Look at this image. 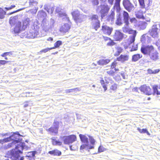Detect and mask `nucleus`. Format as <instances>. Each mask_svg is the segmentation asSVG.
<instances>
[{
	"mask_svg": "<svg viewBox=\"0 0 160 160\" xmlns=\"http://www.w3.org/2000/svg\"><path fill=\"white\" fill-rule=\"evenodd\" d=\"M129 16L128 13L125 11H123L121 13H118L117 14L115 23L118 26H121L122 24L123 21L125 25L122 28L123 32L124 33H128L130 34L136 31L133 30L129 28Z\"/></svg>",
	"mask_w": 160,
	"mask_h": 160,
	"instance_id": "nucleus-1",
	"label": "nucleus"
},
{
	"mask_svg": "<svg viewBox=\"0 0 160 160\" xmlns=\"http://www.w3.org/2000/svg\"><path fill=\"white\" fill-rule=\"evenodd\" d=\"M18 150L12 149L8 151L7 153L8 157L11 160H24L23 156L20 157V154L22 153L23 150H27L28 147L26 145L25 143H20L17 146Z\"/></svg>",
	"mask_w": 160,
	"mask_h": 160,
	"instance_id": "nucleus-2",
	"label": "nucleus"
},
{
	"mask_svg": "<svg viewBox=\"0 0 160 160\" xmlns=\"http://www.w3.org/2000/svg\"><path fill=\"white\" fill-rule=\"evenodd\" d=\"M79 136L81 141L84 144L81 146L80 149L83 150L84 149L89 151V149L94 148V146H91L89 144L88 138L85 135L80 134Z\"/></svg>",
	"mask_w": 160,
	"mask_h": 160,
	"instance_id": "nucleus-3",
	"label": "nucleus"
},
{
	"mask_svg": "<svg viewBox=\"0 0 160 160\" xmlns=\"http://www.w3.org/2000/svg\"><path fill=\"white\" fill-rule=\"evenodd\" d=\"M109 9L110 8L109 6L105 3L101 4L100 5L98 6L97 9V11L100 12L102 18H103L107 15Z\"/></svg>",
	"mask_w": 160,
	"mask_h": 160,
	"instance_id": "nucleus-4",
	"label": "nucleus"
},
{
	"mask_svg": "<svg viewBox=\"0 0 160 160\" xmlns=\"http://www.w3.org/2000/svg\"><path fill=\"white\" fill-rule=\"evenodd\" d=\"M59 124V122L57 121L56 119L54 120L53 126L47 129V131L50 134H56L58 133Z\"/></svg>",
	"mask_w": 160,
	"mask_h": 160,
	"instance_id": "nucleus-5",
	"label": "nucleus"
},
{
	"mask_svg": "<svg viewBox=\"0 0 160 160\" xmlns=\"http://www.w3.org/2000/svg\"><path fill=\"white\" fill-rule=\"evenodd\" d=\"M154 50L153 46L152 45H142L141 48V52L144 55H149Z\"/></svg>",
	"mask_w": 160,
	"mask_h": 160,
	"instance_id": "nucleus-6",
	"label": "nucleus"
},
{
	"mask_svg": "<svg viewBox=\"0 0 160 160\" xmlns=\"http://www.w3.org/2000/svg\"><path fill=\"white\" fill-rule=\"evenodd\" d=\"M12 134L8 137L5 138L3 139H1L2 141V144L4 142H7L11 141L13 139H17V138H18L19 137H22V135L20 134L18 132H12Z\"/></svg>",
	"mask_w": 160,
	"mask_h": 160,
	"instance_id": "nucleus-7",
	"label": "nucleus"
},
{
	"mask_svg": "<svg viewBox=\"0 0 160 160\" xmlns=\"http://www.w3.org/2000/svg\"><path fill=\"white\" fill-rule=\"evenodd\" d=\"M21 137H18V138H17V139H15L12 140L11 141L12 142L9 143H8L7 145H6L4 146V148L5 149H7L8 148H10L12 147L13 146L15 145L16 143H18L17 145H16V147L15 149L16 150H18V149L16 148L17 146H18V145L20 143H24V142H22L21 141H22V138H21Z\"/></svg>",
	"mask_w": 160,
	"mask_h": 160,
	"instance_id": "nucleus-8",
	"label": "nucleus"
},
{
	"mask_svg": "<svg viewBox=\"0 0 160 160\" xmlns=\"http://www.w3.org/2000/svg\"><path fill=\"white\" fill-rule=\"evenodd\" d=\"M122 4L125 9L129 12L133 11L134 9V5L129 0H123Z\"/></svg>",
	"mask_w": 160,
	"mask_h": 160,
	"instance_id": "nucleus-9",
	"label": "nucleus"
},
{
	"mask_svg": "<svg viewBox=\"0 0 160 160\" xmlns=\"http://www.w3.org/2000/svg\"><path fill=\"white\" fill-rule=\"evenodd\" d=\"M76 139V137L74 135L68 136H64L62 137V140L64 143L66 144H69L75 141Z\"/></svg>",
	"mask_w": 160,
	"mask_h": 160,
	"instance_id": "nucleus-10",
	"label": "nucleus"
},
{
	"mask_svg": "<svg viewBox=\"0 0 160 160\" xmlns=\"http://www.w3.org/2000/svg\"><path fill=\"white\" fill-rule=\"evenodd\" d=\"M158 28L156 25H153L149 29L148 34L154 38H157L158 36Z\"/></svg>",
	"mask_w": 160,
	"mask_h": 160,
	"instance_id": "nucleus-11",
	"label": "nucleus"
},
{
	"mask_svg": "<svg viewBox=\"0 0 160 160\" xmlns=\"http://www.w3.org/2000/svg\"><path fill=\"white\" fill-rule=\"evenodd\" d=\"M139 89L141 92L148 95H150L152 93L150 87L147 86L146 85L141 86L139 88Z\"/></svg>",
	"mask_w": 160,
	"mask_h": 160,
	"instance_id": "nucleus-12",
	"label": "nucleus"
},
{
	"mask_svg": "<svg viewBox=\"0 0 160 160\" xmlns=\"http://www.w3.org/2000/svg\"><path fill=\"white\" fill-rule=\"evenodd\" d=\"M102 30L104 34L110 35L113 30V28L106 25H103L102 26Z\"/></svg>",
	"mask_w": 160,
	"mask_h": 160,
	"instance_id": "nucleus-13",
	"label": "nucleus"
},
{
	"mask_svg": "<svg viewBox=\"0 0 160 160\" xmlns=\"http://www.w3.org/2000/svg\"><path fill=\"white\" fill-rule=\"evenodd\" d=\"M27 37L29 38H34L40 37L38 32L37 30H31L27 33Z\"/></svg>",
	"mask_w": 160,
	"mask_h": 160,
	"instance_id": "nucleus-14",
	"label": "nucleus"
},
{
	"mask_svg": "<svg viewBox=\"0 0 160 160\" xmlns=\"http://www.w3.org/2000/svg\"><path fill=\"white\" fill-rule=\"evenodd\" d=\"M159 53L155 49L149 55L151 60L156 61L159 59Z\"/></svg>",
	"mask_w": 160,
	"mask_h": 160,
	"instance_id": "nucleus-15",
	"label": "nucleus"
},
{
	"mask_svg": "<svg viewBox=\"0 0 160 160\" xmlns=\"http://www.w3.org/2000/svg\"><path fill=\"white\" fill-rule=\"evenodd\" d=\"M37 152L36 151H33L29 152L27 153L25 157V158L28 160H35V155Z\"/></svg>",
	"mask_w": 160,
	"mask_h": 160,
	"instance_id": "nucleus-16",
	"label": "nucleus"
},
{
	"mask_svg": "<svg viewBox=\"0 0 160 160\" xmlns=\"http://www.w3.org/2000/svg\"><path fill=\"white\" fill-rule=\"evenodd\" d=\"M114 38L116 41H120L123 37V34L118 30H116L113 36Z\"/></svg>",
	"mask_w": 160,
	"mask_h": 160,
	"instance_id": "nucleus-17",
	"label": "nucleus"
},
{
	"mask_svg": "<svg viewBox=\"0 0 160 160\" xmlns=\"http://www.w3.org/2000/svg\"><path fill=\"white\" fill-rule=\"evenodd\" d=\"M22 30H23L21 22L18 21L17 22L16 26L14 28L13 32L15 33H18L20 32Z\"/></svg>",
	"mask_w": 160,
	"mask_h": 160,
	"instance_id": "nucleus-18",
	"label": "nucleus"
},
{
	"mask_svg": "<svg viewBox=\"0 0 160 160\" xmlns=\"http://www.w3.org/2000/svg\"><path fill=\"white\" fill-rule=\"evenodd\" d=\"M41 25L43 29L46 32L50 29L49 21L46 19L42 21Z\"/></svg>",
	"mask_w": 160,
	"mask_h": 160,
	"instance_id": "nucleus-19",
	"label": "nucleus"
},
{
	"mask_svg": "<svg viewBox=\"0 0 160 160\" xmlns=\"http://www.w3.org/2000/svg\"><path fill=\"white\" fill-rule=\"evenodd\" d=\"M86 19L87 16L86 15L80 14L74 21L77 23H80L84 21Z\"/></svg>",
	"mask_w": 160,
	"mask_h": 160,
	"instance_id": "nucleus-20",
	"label": "nucleus"
},
{
	"mask_svg": "<svg viewBox=\"0 0 160 160\" xmlns=\"http://www.w3.org/2000/svg\"><path fill=\"white\" fill-rule=\"evenodd\" d=\"M44 8L49 14H52L54 10L53 6H51L49 3L45 4L44 6Z\"/></svg>",
	"mask_w": 160,
	"mask_h": 160,
	"instance_id": "nucleus-21",
	"label": "nucleus"
},
{
	"mask_svg": "<svg viewBox=\"0 0 160 160\" xmlns=\"http://www.w3.org/2000/svg\"><path fill=\"white\" fill-rule=\"evenodd\" d=\"M114 9H112L111 11V14L107 17V20L108 21H111L112 23H114Z\"/></svg>",
	"mask_w": 160,
	"mask_h": 160,
	"instance_id": "nucleus-22",
	"label": "nucleus"
},
{
	"mask_svg": "<svg viewBox=\"0 0 160 160\" xmlns=\"http://www.w3.org/2000/svg\"><path fill=\"white\" fill-rule=\"evenodd\" d=\"M46 16V13L43 10L38 12L37 15V17L38 19L42 21L43 20H46L45 18Z\"/></svg>",
	"mask_w": 160,
	"mask_h": 160,
	"instance_id": "nucleus-23",
	"label": "nucleus"
},
{
	"mask_svg": "<svg viewBox=\"0 0 160 160\" xmlns=\"http://www.w3.org/2000/svg\"><path fill=\"white\" fill-rule=\"evenodd\" d=\"M121 0H115V2L114 3V6H113V9H115L116 8L117 12L118 13L117 14H118V13H121L123 11H121V12H119L121 10V8L120 7V2ZM113 9V8H112Z\"/></svg>",
	"mask_w": 160,
	"mask_h": 160,
	"instance_id": "nucleus-24",
	"label": "nucleus"
},
{
	"mask_svg": "<svg viewBox=\"0 0 160 160\" xmlns=\"http://www.w3.org/2000/svg\"><path fill=\"white\" fill-rule=\"evenodd\" d=\"M70 27L69 24L68 23L64 24L61 27L60 31L63 32H67L70 29Z\"/></svg>",
	"mask_w": 160,
	"mask_h": 160,
	"instance_id": "nucleus-25",
	"label": "nucleus"
},
{
	"mask_svg": "<svg viewBox=\"0 0 160 160\" xmlns=\"http://www.w3.org/2000/svg\"><path fill=\"white\" fill-rule=\"evenodd\" d=\"M58 14L60 17H63L62 19L63 21L65 20L68 22L69 21V18L67 16L66 13L62 10L59 12Z\"/></svg>",
	"mask_w": 160,
	"mask_h": 160,
	"instance_id": "nucleus-26",
	"label": "nucleus"
},
{
	"mask_svg": "<svg viewBox=\"0 0 160 160\" xmlns=\"http://www.w3.org/2000/svg\"><path fill=\"white\" fill-rule=\"evenodd\" d=\"M30 21V18H24L23 20L22 25V26L23 30H24L26 28L27 26L29 24Z\"/></svg>",
	"mask_w": 160,
	"mask_h": 160,
	"instance_id": "nucleus-27",
	"label": "nucleus"
},
{
	"mask_svg": "<svg viewBox=\"0 0 160 160\" xmlns=\"http://www.w3.org/2000/svg\"><path fill=\"white\" fill-rule=\"evenodd\" d=\"M110 60L108 59H101L97 62L98 64L99 65H106L110 62Z\"/></svg>",
	"mask_w": 160,
	"mask_h": 160,
	"instance_id": "nucleus-28",
	"label": "nucleus"
},
{
	"mask_svg": "<svg viewBox=\"0 0 160 160\" xmlns=\"http://www.w3.org/2000/svg\"><path fill=\"white\" fill-rule=\"evenodd\" d=\"M48 153L52 155L58 156H60L62 154L61 152L56 149L49 151Z\"/></svg>",
	"mask_w": 160,
	"mask_h": 160,
	"instance_id": "nucleus-29",
	"label": "nucleus"
},
{
	"mask_svg": "<svg viewBox=\"0 0 160 160\" xmlns=\"http://www.w3.org/2000/svg\"><path fill=\"white\" fill-rule=\"evenodd\" d=\"M18 18V16H16L10 18L9 23L12 26L14 25L16 23L17 24Z\"/></svg>",
	"mask_w": 160,
	"mask_h": 160,
	"instance_id": "nucleus-30",
	"label": "nucleus"
},
{
	"mask_svg": "<svg viewBox=\"0 0 160 160\" xmlns=\"http://www.w3.org/2000/svg\"><path fill=\"white\" fill-rule=\"evenodd\" d=\"M131 34H132L131 36V38H130V41L129 42V46H130L132 44L133 45L134 44L133 43L135 40V38L137 34L136 31H134V32H133V33H131Z\"/></svg>",
	"mask_w": 160,
	"mask_h": 160,
	"instance_id": "nucleus-31",
	"label": "nucleus"
},
{
	"mask_svg": "<svg viewBox=\"0 0 160 160\" xmlns=\"http://www.w3.org/2000/svg\"><path fill=\"white\" fill-rule=\"evenodd\" d=\"M142 57V54H134L132 56V61L133 62H136Z\"/></svg>",
	"mask_w": 160,
	"mask_h": 160,
	"instance_id": "nucleus-32",
	"label": "nucleus"
},
{
	"mask_svg": "<svg viewBox=\"0 0 160 160\" xmlns=\"http://www.w3.org/2000/svg\"><path fill=\"white\" fill-rule=\"evenodd\" d=\"M128 56L127 55H121L118 58L117 60L118 61H124L128 60Z\"/></svg>",
	"mask_w": 160,
	"mask_h": 160,
	"instance_id": "nucleus-33",
	"label": "nucleus"
},
{
	"mask_svg": "<svg viewBox=\"0 0 160 160\" xmlns=\"http://www.w3.org/2000/svg\"><path fill=\"white\" fill-rule=\"evenodd\" d=\"M91 25L93 28L95 29L96 31H97L100 27V21L91 23Z\"/></svg>",
	"mask_w": 160,
	"mask_h": 160,
	"instance_id": "nucleus-34",
	"label": "nucleus"
},
{
	"mask_svg": "<svg viewBox=\"0 0 160 160\" xmlns=\"http://www.w3.org/2000/svg\"><path fill=\"white\" fill-rule=\"evenodd\" d=\"M91 19L92 21L91 23L100 21L98 20V16L97 15H93L91 17Z\"/></svg>",
	"mask_w": 160,
	"mask_h": 160,
	"instance_id": "nucleus-35",
	"label": "nucleus"
},
{
	"mask_svg": "<svg viewBox=\"0 0 160 160\" xmlns=\"http://www.w3.org/2000/svg\"><path fill=\"white\" fill-rule=\"evenodd\" d=\"M74 20L76 19V18L79 15V12L78 10H76L71 13Z\"/></svg>",
	"mask_w": 160,
	"mask_h": 160,
	"instance_id": "nucleus-36",
	"label": "nucleus"
},
{
	"mask_svg": "<svg viewBox=\"0 0 160 160\" xmlns=\"http://www.w3.org/2000/svg\"><path fill=\"white\" fill-rule=\"evenodd\" d=\"M80 89L79 88H77L70 89H67L66 90V93H70L71 92H74L76 93L80 91Z\"/></svg>",
	"mask_w": 160,
	"mask_h": 160,
	"instance_id": "nucleus-37",
	"label": "nucleus"
},
{
	"mask_svg": "<svg viewBox=\"0 0 160 160\" xmlns=\"http://www.w3.org/2000/svg\"><path fill=\"white\" fill-rule=\"evenodd\" d=\"M62 44V42L61 41L58 40L54 44V47L52 48H51V49H54L57 48H59L60 46Z\"/></svg>",
	"mask_w": 160,
	"mask_h": 160,
	"instance_id": "nucleus-38",
	"label": "nucleus"
},
{
	"mask_svg": "<svg viewBox=\"0 0 160 160\" xmlns=\"http://www.w3.org/2000/svg\"><path fill=\"white\" fill-rule=\"evenodd\" d=\"M6 14V12L2 8H0V18L3 19L4 18Z\"/></svg>",
	"mask_w": 160,
	"mask_h": 160,
	"instance_id": "nucleus-39",
	"label": "nucleus"
},
{
	"mask_svg": "<svg viewBox=\"0 0 160 160\" xmlns=\"http://www.w3.org/2000/svg\"><path fill=\"white\" fill-rule=\"evenodd\" d=\"M158 86L157 85H154L152 86V89L154 94L156 93L157 95H159V91L158 90Z\"/></svg>",
	"mask_w": 160,
	"mask_h": 160,
	"instance_id": "nucleus-40",
	"label": "nucleus"
},
{
	"mask_svg": "<svg viewBox=\"0 0 160 160\" xmlns=\"http://www.w3.org/2000/svg\"><path fill=\"white\" fill-rule=\"evenodd\" d=\"M147 71L148 73L150 74H154L158 73L160 71V70L159 69H157L153 71L150 69H148Z\"/></svg>",
	"mask_w": 160,
	"mask_h": 160,
	"instance_id": "nucleus-41",
	"label": "nucleus"
},
{
	"mask_svg": "<svg viewBox=\"0 0 160 160\" xmlns=\"http://www.w3.org/2000/svg\"><path fill=\"white\" fill-rule=\"evenodd\" d=\"M147 25V23L143 22H142L139 26L140 28L142 30H144L146 28Z\"/></svg>",
	"mask_w": 160,
	"mask_h": 160,
	"instance_id": "nucleus-42",
	"label": "nucleus"
},
{
	"mask_svg": "<svg viewBox=\"0 0 160 160\" xmlns=\"http://www.w3.org/2000/svg\"><path fill=\"white\" fill-rule=\"evenodd\" d=\"M140 8H145L144 0H138Z\"/></svg>",
	"mask_w": 160,
	"mask_h": 160,
	"instance_id": "nucleus-43",
	"label": "nucleus"
},
{
	"mask_svg": "<svg viewBox=\"0 0 160 160\" xmlns=\"http://www.w3.org/2000/svg\"><path fill=\"white\" fill-rule=\"evenodd\" d=\"M136 17L138 18H141L143 16V12L141 10H140L138 12H136Z\"/></svg>",
	"mask_w": 160,
	"mask_h": 160,
	"instance_id": "nucleus-44",
	"label": "nucleus"
},
{
	"mask_svg": "<svg viewBox=\"0 0 160 160\" xmlns=\"http://www.w3.org/2000/svg\"><path fill=\"white\" fill-rule=\"evenodd\" d=\"M52 143L53 145H56L61 146L62 144V142L53 139Z\"/></svg>",
	"mask_w": 160,
	"mask_h": 160,
	"instance_id": "nucleus-45",
	"label": "nucleus"
},
{
	"mask_svg": "<svg viewBox=\"0 0 160 160\" xmlns=\"http://www.w3.org/2000/svg\"><path fill=\"white\" fill-rule=\"evenodd\" d=\"M50 29H52L54 26V24L55 23V21L54 20L51 18L50 19L49 22Z\"/></svg>",
	"mask_w": 160,
	"mask_h": 160,
	"instance_id": "nucleus-46",
	"label": "nucleus"
},
{
	"mask_svg": "<svg viewBox=\"0 0 160 160\" xmlns=\"http://www.w3.org/2000/svg\"><path fill=\"white\" fill-rule=\"evenodd\" d=\"M117 86L118 85L116 83H114L110 86V89L112 91H115L117 89Z\"/></svg>",
	"mask_w": 160,
	"mask_h": 160,
	"instance_id": "nucleus-47",
	"label": "nucleus"
},
{
	"mask_svg": "<svg viewBox=\"0 0 160 160\" xmlns=\"http://www.w3.org/2000/svg\"><path fill=\"white\" fill-rule=\"evenodd\" d=\"M89 140L90 141L91 144L92 145V146H93L95 142V139L93 138L92 137L89 136Z\"/></svg>",
	"mask_w": 160,
	"mask_h": 160,
	"instance_id": "nucleus-48",
	"label": "nucleus"
},
{
	"mask_svg": "<svg viewBox=\"0 0 160 160\" xmlns=\"http://www.w3.org/2000/svg\"><path fill=\"white\" fill-rule=\"evenodd\" d=\"M29 6L35 5L37 4V2L35 0H29Z\"/></svg>",
	"mask_w": 160,
	"mask_h": 160,
	"instance_id": "nucleus-49",
	"label": "nucleus"
},
{
	"mask_svg": "<svg viewBox=\"0 0 160 160\" xmlns=\"http://www.w3.org/2000/svg\"><path fill=\"white\" fill-rule=\"evenodd\" d=\"M115 44V43L113 41L111 40L110 41H109L107 44V46H112L114 45Z\"/></svg>",
	"mask_w": 160,
	"mask_h": 160,
	"instance_id": "nucleus-50",
	"label": "nucleus"
},
{
	"mask_svg": "<svg viewBox=\"0 0 160 160\" xmlns=\"http://www.w3.org/2000/svg\"><path fill=\"white\" fill-rule=\"evenodd\" d=\"M147 34H144L142 35L141 38V41L142 43L145 42L146 39V36Z\"/></svg>",
	"mask_w": 160,
	"mask_h": 160,
	"instance_id": "nucleus-51",
	"label": "nucleus"
},
{
	"mask_svg": "<svg viewBox=\"0 0 160 160\" xmlns=\"http://www.w3.org/2000/svg\"><path fill=\"white\" fill-rule=\"evenodd\" d=\"M24 96H25L26 97H32V92H27L25 93H23Z\"/></svg>",
	"mask_w": 160,
	"mask_h": 160,
	"instance_id": "nucleus-52",
	"label": "nucleus"
},
{
	"mask_svg": "<svg viewBox=\"0 0 160 160\" xmlns=\"http://www.w3.org/2000/svg\"><path fill=\"white\" fill-rule=\"evenodd\" d=\"M105 149V148H103L102 146H100L98 148V152H102L104 151Z\"/></svg>",
	"mask_w": 160,
	"mask_h": 160,
	"instance_id": "nucleus-53",
	"label": "nucleus"
},
{
	"mask_svg": "<svg viewBox=\"0 0 160 160\" xmlns=\"http://www.w3.org/2000/svg\"><path fill=\"white\" fill-rule=\"evenodd\" d=\"M52 49H51V48H45V49H44L41 50L40 52H43L44 53H46V52H47L49 50H51Z\"/></svg>",
	"mask_w": 160,
	"mask_h": 160,
	"instance_id": "nucleus-54",
	"label": "nucleus"
},
{
	"mask_svg": "<svg viewBox=\"0 0 160 160\" xmlns=\"http://www.w3.org/2000/svg\"><path fill=\"white\" fill-rule=\"evenodd\" d=\"M9 61L3 60H0V66L1 65H4L6 63H7Z\"/></svg>",
	"mask_w": 160,
	"mask_h": 160,
	"instance_id": "nucleus-55",
	"label": "nucleus"
},
{
	"mask_svg": "<svg viewBox=\"0 0 160 160\" xmlns=\"http://www.w3.org/2000/svg\"><path fill=\"white\" fill-rule=\"evenodd\" d=\"M92 2L93 5H97L99 4L98 0H92Z\"/></svg>",
	"mask_w": 160,
	"mask_h": 160,
	"instance_id": "nucleus-56",
	"label": "nucleus"
},
{
	"mask_svg": "<svg viewBox=\"0 0 160 160\" xmlns=\"http://www.w3.org/2000/svg\"><path fill=\"white\" fill-rule=\"evenodd\" d=\"M107 73L110 75L113 76V75L115 71H114L112 70H110L108 71L107 72Z\"/></svg>",
	"mask_w": 160,
	"mask_h": 160,
	"instance_id": "nucleus-57",
	"label": "nucleus"
},
{
	"mask_svg": "<svg viewBox=\"0 0 160 160\" xmlns=\"http://www.w3.org/2000/svg\"><path fill=\"white\" fill-rule=\"evenodd\" d=\"M132 47L130 50L131 51H136L137 50L138 46H137V45H136L135 46H133V45H132Z\"/></svg>",
	"mask_w": 160,
	"mask_h": 160,
	"instance_id": "nucleus-58",
	"label": "nucleus"
},
{
	"mask_svg": "<svg viewBox=\"0 0 160 160\" xmlns=\"http://www.w3.org/2000/svg\"><path fill=\"white\" fill-rule=\"evenodd\" d=\"M15 7V5H12L9 7H5V9L7 10H10Z\"/></svg>",
	"mask_w": 160,
	"mask_h": 160,
	"instance_id": "nucleus-59",
	"label": "nucleus"
},
{
	"mask_svg": "<svg viewBox=\"0 0 160 160\" xmlns=\"http://www.w3.org/2000/svg\"><path fill=\"white\" fill-rule=\"evenodd\" d=\"M117 64V63L116 62L114 61V62H113L112 63V64L111 65V68L112 69L115 68L116 67Z\"/></svg>",
	"mask_w": 160,
	"mask_h": 160,
	"instance_id": "nucleus-60",
	"label": "nucleus"
},
{
	"mask_svg": "<svg viewBox=\"0 0 160 160\" xmlns=\"http://www.w3.org/2000/svg\"><path fill=\"white\" fill-rule=\"evenodd\" d=\"M122 49L121 47H118L117 48V52L118 53V55H119L122 52Z\"/></svg>",
	"mask_w": 160,
	"mask_h": 160,
	"instance_id": "nucleus-61",
	"label": "nucleus"
},
{
	"mask_svg": "<svg viewBox=\"0 0 160 160\" xmlns=\"http://www.w3.org/2000/svg\"><path fill=\"white\" fill-rule=\"evenodd\" d=\"M101 85H102V87L104 89V91L105 92L107 89V86L105 84V83L102 84H101Z\"/></svg>",
	"mask_w": 160,
	"mask_h": 160,
	"instance_id": "nucleus-62",
	"label": "nucleus"
},
{
	"mask_svg": "<svg viewBox=\"0 0 160 160\" xmlns=\"http://www.w3.org/2000/svg\"><path fill=\"white\" fill-rule=\"evenodd\" d=\"M129 20H130V21L131 23H132V22L135 21L136 20V19L135 18H130V17H129Z\"/></svg>",
	"mask_w": 160,
	"mask_h": 160,
	"instance_id": "nucleus-63",
	"label": "nucleus"
},
{
	"mask_svg": "<svg viewBox=\"0 0 160 160\" xmlns=\"http://www.w3.org/2000/svg\"><path fill=\"white\" fill-rule=\"evenodd\" d=\"M120 74H121V76H122V77L123 79H126L125 73H124V72H122L120 73Z\"/></svg>",
	"mask_w": 160,
	"mask_h": 160,
	"instance_id": "nucleus-64",
	"label": "nucleus"
}]
</instances>
